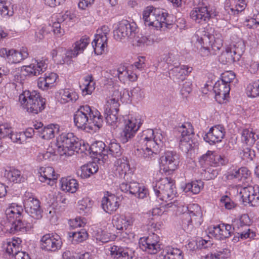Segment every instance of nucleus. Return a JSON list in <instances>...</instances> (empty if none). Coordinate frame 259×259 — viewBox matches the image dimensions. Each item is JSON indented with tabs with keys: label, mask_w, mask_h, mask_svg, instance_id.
Instances as JSON below:
<instances>
[{
	"label": "nucleus",
	"mask_w": 259,
	"mask_h": 259,
	"mask_svg": "<svg viewBox=\"0 0 259 259\" xmlns=\"http://www.w3.org/2000/svg\"><path fill=\"white\" fill-rule=\"evenodd\" d=\"M167 15V13L153 6L145 8L143 12L142 18L145 26L149 29V32L146 31L145 34H137V32L131 40L135 41L139 47L152 45L156 39L155 31L163 27H168Z\"/></svg>",
	"instance_id": "nucleus-1"
},
{
	"label": "nucleus",
	"mask_w": 259,
	"mask_h": 259,
	"mask_svg": "<svg viewBox=\"0 0 259 259\" xmlns=\"http://www.w3.org/2000/svg\"><path fill=\"white\" fill-rule=\"evenodd\" d=\"M153 190L157 199L161 201L159 207H155L152 209L153 216L161 215L168 208L177 207L178 202L171 200L176 197L177 192L175 182L170 178H161L153 186Z\"/></svg>",
	"instance_id": "nucleus-2"
},
{
	"label": "nucleus",
	"mask_w": 259,
	"mask_h": 259,
	"mask_svg": "<svg viewBox=\"0 0 259 259\" xmlns=\"http://www.w3.org/2000/svg\"><path fill=\"white\" fill-rule=\"evenodd\" d=\"M138 151H142V156L149 159L157 154L165 141V135L160 130L148 128L140 133L136 139Z\"/></svg>",
	"instance_id": "nucleus-3"
},
{
	"label": "nucleus",
	"mask_w": 259,
	"mask_h": 259,
	"mask_svg": "<svg viewBox=\"0 0 259 259\" xmlns=\"http://www.w3.org/2000/svg\"><path fill=\"white\" fill-rule=\"evenodd\" d=\"M73 119L78 128L88 132H96L103 123V117L100 112L88 105L80 106L75 112Z\"/></svg>",
	"instance_id": "nucleus-4"
},
{
	"label": "nucleus",
	"mask_w": 259,
	"mask_h": 259,
	"mask_svg": "<svg viewBox=\"0 0 259 259\" xmlns=\"http://www.w3.org/2000/svg\"><path fill=\"white\" fill-rule=\"evenodd\" d=\"M134 220L131 215H115L112 220L113 227L118 231L116 237H119L121 241L130 246L133 244L135 236V233L132 231Z\"/></svg>",
	"instance_id": "nucleus-5"
},
{
	"label": "nucleus",
	"mask_w": 259,
	"mask_h": 259,
	"mask_svg": "<svg viewBox=\"0 0 259 259\" xmlns=\"http://www.w3.org/2000/svg\"><path fill=\"white\" fill-rule=\"evenodd\" d=\"M19 102L23 109L34 114L41 112L46 106V99L35 91H23L19 96Z\"/></svg>",
	"instance_id": "nucleus-6"
},
{
	"label": "nucleus",
	"mask_w": 259,
	"mask_h": 259,
	"mask_svg": "<svg viewBox=\"0 0 259 259\" xmlns=\"http://www.w3.org/2000/svg\"><path fill=\"white\" fill-rule=\"evenodd\" d=\"M212 32V28L207 26L197 30L192 37V42L199 49V53L203 57L215 55L210 46L211 40L213 39Z\"/></svg>",
	"instance_id": "nucleus-7"
},
{
	"label": "nucleus",
	"mask_w": 259,
	"mask_h": 259,
	"mask_svg": "<svg viewBox=\"0 0 259 259\" xmlns=\"http://www.w3.org/2000/svg\"><path fill=\"white\" fill-rule=\"evenodd\" d=\"M181 219L183 229L186 232L190 231L194 226H199L202 223V212L198 204H190L184 206Z\"/></svg>",
	"instance_id": "nucleus-8"
},
{
	"label": "nucleus",
	"mask_w": 259,
	"mask_h": 259,
	"mask_svg": "<svg viewBox=\"0 0 259 259\" xmlns=\"http://www.w3.org/2000/svg\"><path fill=\"white\" fill-rule=\"evenodd\" d=\"M83 141L72 133H62L57 138L56 146L61 155L70 154L69 152H78Z\"/></svg>",
	"instance_id": "nucleus-9"
},
{
	"label": "nucleus",
	"mask_w": 259,
	"mask_h": 259,
	"mask_svg": "<svg viewBox=\"0 0 259 259\" xmlns=\"http://www.w3.org/2000/svg\"><path fill=\"white\" fill-rule=\"evenodd\" d=\"M178 131L181 134L179 146L184 152H188L197 145V141L193 139L194 137V130L190 122H184L179 126Z\"/></svg>",
	"instance_id": "nucleus-10"
},
{
	"label": "nucleus",
	"mask_w": 259,
	"mask_h": 259,
	"mask_svg": "<svg viewBox=\"0 0 259 259\" xmlns=\"http://www.w3.org/2000/svg\"><path fill=\"white\" fill-rule=\"evenodd\" d=\"M143 123L140 115H131L124 122V126L120 133V140L122 143L127 142L135 136Z\"/></svg>",
	"instance_id": "nucleus-11"
},
{
	"label": "nucleus",
	"mask_w": 259,
	"mask_h": 259,
	"mask_svg": "<svg viewBox=\"0 0 259 259\" xmlns=\"http://www.w3.org/2000/svg\"><path fill=\"white\" fill-rule=\"evenodd\" d=\"M119 189L122 192L132 195L139 199L147 198L149 195L147 186L138 183L133 178L128 182H122L119 185Z\"/></svg>",
	"instance_id": "nucleus-12"
},
{
	"label": "nucleus",
	"mask_w": 259,
	"mask_h": 259,
	"mask_svg": "<svg viewBox=\"0 0 259 259\" xmlns=\"http://www.w3.org/2000/svg\"><path fill=\"white\" fill-rule=\"evenodd\" d=\"M137 25L133 21L122 20L120 21L117 27L114 31V35L116 39H133L137 32Z\"/></svg>",
	"instance_id": "nucleus-13"
},
{
	"label": "nucleus",
	"mask_w": 259,
	"mask_h": 259,
	"mask_svg": "<svg viewBox=\"0 0 259 259\" xmlns=\"http://www.w3.org/2000/svg\"><path fill=\"white\" fill-rule=\"evenodd\" d=\"M23 203L25 212L30 217L36 220L42 217L40 202L31 193L25 192L23 197Z\"/></svg>",
	"instance_id": "nucleus-14"
},
{
	"label": "nucleus",
	"mask_w": 259,
	"mask_h": 259,
	"mask_svg": "<svg viewBox=\"0 0 259 259\" xmlns=\"http://www.w3.org/2000/svg\"><path fill=\"white\" fill-rule=\"evenodd\" d=\"M244 46L242 40H239L236 44H233V46L227 47L223 52L220 59L222 63H232L238 61L244 52Z\"/></svg>",
	"instance_id": "nucleus-15"
},
{
	"label": "nucleus",
	"mask_w": 259,
	"mask_h": 259,
	"mask_svg": "<svg viewBox=\"0 0 259 259\" xmlns=\"http://www.w3.org/2000/svg\"><path fill=\"white\" fill-rule=\"evenodd\" d=\"M75 17V15L70 11L58 13L52 17V19L49 22V27L51 28V31L56 36H61L64 33V31L61 27V24L64 23L69 25L68 23L71 22Z\"/></svg>",
	"instance_id": "nucleus-16"
},
{
	"label": "nucleus",
	"mask_w": 259,
	"mask_h": 259,
	"mask_svg": "<svg viewBox=\"0 0 259 259\" xmlns=\"http://www.w3.org/2000/svg\"><path fill=\"white\" fill-rule=\"evenodd\" d=\"M209 238L222 241L230 237L233 233L232 225L223 223L209 225L206 230Z\"/></svg>",
	"instance_id": "nucleus-17"
},
{
	"label": "nucleus",
	"mask_w": 259,
	"mask_h": 259,
	"mask_svg": "<svg viewBox=\"0 0 259 259\" xmlns=\"http://www.w3.org/2000/svg\"><path fill=\"white\" fill-rule=\"evenodd\" d=\"M237 192L243 202L253 206L259 205V186H241L237 189Z\"/></svg>",
	"instance_id": "nucleus-18"
},
{
	"label": "nucleus",
	"mask_w": 259,
	"mask_h": 259,
	"mask_svg": "<svg viewBox=\"0 0 259 259\" xmlns=\"http://www.w3.org/2000/svg\"><path fill=\"white\" fill-rule=\"evenodd\" d=\"M160 238L155 233H149L148 236L140 238V248L148 254H154L160 250Z\"/></svg>",
	"instance_id": "nucleus-19"
},
{
	"label": "nucleus",
	"mask_w": 259,
	"mask_h": 259,
	"mask_svg": "<svg viewBox=\"0 0 259 259\" xmlns=\"http://www.w3.org/2000/svg\"><path fill=\"white\" fill-rule=\"evenodd\" d=\"M29 53L26 48L22 47L19 51L6 48L0 49V57L5 59L10 64H17L28 58Z\"/></svg>",
	"instance_id": "nucleus-20"
},
{
	"label": "nucleus",
	"mask_w": 259,
	"mask_h": 259,
	"mask_svg": "<svg viewBox=\"0 0 259 259\" xmlns=\"http://www.w3.org/2000/svg\"><path fill=\"white\" fill-rule=\"evenodd\" d=\"M160 169L170 174L175 170L179 164V156L175 151H167L160 158Z\"/></svg>",
	"instance_id": "nucleus-21"
},
{
	"label": "nucleus",
	"mask_w": 259,
	"mask_h": 259,
	"mask_svg": "<svg viewBox=\"0 0 259 259\" xmlns=\"http://www.w3.org/2000/svg\"><path fill=\"white\" fill-rule=\"evenodd\" d=\"M108 73L110 75L111 78H118L121 82L124 83L127 81H135L138 78L137 73L123 64H120L117 69L109 70Z\"/></svg>",
	"instance_id": "nucleus-22"
},
{
	"label": "nucleus",
	"mask_w": 259,
	"mask_h": 259,
	"mask_svg": "<svg viewBox=\"0 0 259 259\" xmlns=\"http://www.w3.org/2000/svg\"><path fill=\"white\" fill-rule=\"evenodd\" d=\"M228 159L215 152L208 151L199 158V164L202 167L211 166H222L228 163Z\"/></svg>",
	"instance_id": "nucleus-23"
},
{
	"label": "nucleus",
	"mask_w": 259,
	"mask_h": 259,
	"mask_svg": "<svg viewBox=\"0 0 259 259\" xmlns=\"http://www.w3.org/2000/svg\"><path fill=\"white\" fill-rule=\"evenodd\" d=\"M109 31V28L106 26H102L97 30V33L92 42L94 52L96 55H101L105 48L107 47V36Z\"/></svg>",
	"instance_id": "nucleus-24"
},
{
	"label": "nucleus",
	"mask_w": 259,
	"mask_h": 259,
	"mask_svg": "<svg viewBox=\"0 0 259 259\" xmlns=\"http://www.w3.org/2000/svg\"><path fill=\"white\" fill-rule=\"evenodd\" d=\"M251 171L246 167H230L227 172V178L235 182H248L250 180Z\"/></svg>",
	"instance_id": "nucleus-25"
},
{
	"label": "nucleus",
	"mask_w": 259,
	"mask_h": 259,
	"mask_svg": "<svg viewBox=\"0 0 259 259\" xmlns=\"http://www.w3.org/2000/svg\"><path fill=\"white\" fill-rule=\"evenodd\" d=\"M41 248L42 249L56 251L60 249L62 245L61 238L57 234H47L41 238Z\"/></svg>",
	"instance_id": "nucleus-26"
},
{
	"label": "nucleus",
	"mask_w": 259,
	"mask_h": 259,
	"mask_svg": "<svg viewBox=\"0 0 259 259\" xmlns=\"http://www.w3.org/2000/svg\"><path fill=\"white\" fill-rule=\"evenodd\" d=\"M114 166L116 175L118 174L120 178L123 177V182H128L133 178L134 175L126 157L117 159L115 162Z\"/></svg>",
	"instance_id": "nucleus-27"
},
{
	"label": "nucleus",
	"mask_w": 259,
	"mask_h": 259,
	"mask_svg": "<svg viewBox=\"0 0 259 259\" xmlns=\"http://www.w3.org/2000/svg\"><path fill=\"white\" fill-rule=\"evenodd\" d=\"M226 130L224 126L221 124L213 126L209 128L208 132L204 137V140L210 145H214L221 142L224 138Z\"/></svg>",
	"instance_id": "nucleus-28"
},
{
	"label": "nucleus",
	"mask_w": 259,
	"mask_h": 259,
	"mask_svg": "<svg viewBox=\"0 0 259 259\" xmlns=\"http://www.w3.org/2000/svg\"><path fill=\"white\" fill-rule=\"evenodd\" d=\"M112 257L116 259L126 258L127 259H137V254L135 250L130 246L113 245L110 248Z\"/></svg>",
	"instance_id": "nucleus-29"
},
{
	"label": "nucleus",
	"mask_w": 259,
	"mask_h": 259,
	"mask_svg": "<svg viewBox=\"0 0 259 259\" xmlns=\"http://www.w3.org/2000/svg\"><path fill=\"white\" fill-rule=\"evenodd\" d=\"M212 14L209 7H194L191 11V19L196 23L206 24L210 20Z\"/></svg>",
	"instance_id": "nucleus-30"
},
{
	"label": "nucleus",
	"mask_w": 259,
	"mask_h": 259,
	"mask_svg": "<svg viewBox=\"0 0 259 259\" xmlns=\"http://www.w3.org/2000/svg\"><path fill=\"white\" fill-rule=\"evenodd\" d=\"M47 61V60L43 59H34L29 65L24 66L22 71L25 75H38L47 69L48 67Z\"/></svg>",
	"instance_id": "nucleus-31"
},
{
	"label": "nucleus",
	"mask_w": 259,
	"mask_h": 259,
	"mask_svg": "<svg viewBox=\"0 0 259 259\" xmlns=\"http://www.w3.org/2000/svg\"><path fill=\"white\" fill-rule=\"evenodd\" d=\"M101 206L107 213L111 214L119 206V198L109 192H106L102 199Z\"/></svg>",
	"instance_id": "nucleus-32"
},
{
	"label": "nucleus",
	"mask_w": 259,
	"mask_h": 259,
	"mask_svg": "<svg viewBox=\"0 0 259 259\" xmlns=\"http://www.w3.org/2000/svg\"><path fill=\"white\" fill-rule=\"evenodd\" d=\"M192 68L188 65L180 64L175 67H172L169 70L170 77L174 81L180 82L183 81L192 72Z\"/></svg>",
	"instance_id": "nucleus-33"
},
{
	"label": "nucleus",
	"mask_w": 259,
	"mask_h": 259,
	"mask_svg": "<svg viewBox=\"0 0 259 259\" xmlns=\"http://www.w3.org/2000/svg\"><path fill=\"white\" fill-rule=\"evenodd\" d=\"M8 124L0 125V140L2 137L8 136L11 141L19 144H24V140H22V132H12ZM2 142L0 140V152L3 151Z\"/></svg>",
	"instance_id": "nucleus-34"
},
{
	"label": "nucleus",
	"mask_w": 259,
	"mask_h": 259,
	"mask_svg": "<svg viewBox=\"0 0 259 259\" xmlns=\"http://www.w3.org/2000/svg\"><path fill=\"white\" fill-rule=\"evenodd\" d=\"M247 6L245 0H226L224 9L230 15H237L245 10Z\"/></svg>",
	"instance_id": "nucleus-35"
},
{
	"label": "nucleus",
	"mask_w": 259,
	"mask_h": 259,
	"mask_svg": "<svg viewBox=\"0 0 259 259\" xmlns=\"http://www.w3.org/2000/svg\"><path fill=\"white\" fill-rule=\"evenodd\" d=\"M89 42V37L86 35L83 36L74 43L73 49L69 50L66 52V56L71 58L77 57L79 54L83 53Z\"/></svg>",
	"instance_id": "nucleus-36"
},
{
	"label": "nucleus",
	"mask_w": 259,
	"mask_h": 259,
	"mask_svg": "<svg viewBox=\"0 0 259 259\" xmlns=\"http://www.w3.org/2000/svg\"><path fill=\"white\" fill-rule=\"evenodd\" d=\"M58 75L54 72L46 73L37 79V86L42 91H47L55 87Z\"/></svg>",
	"instance_id": "nucleus-37"
},
{
	"label": "nucleus",
	"mask_w": 259,
	"mask_h": 259,
	"mask_svg": "<svg viewBox=\"0 0 259 259\" xmlns=\"http://www.w3.org/2000/svg\"><path fill=\"white\" fill-rule=\"evenodd\" d=\"M60 102L61 104L74 103L79 98L77 91L73 88H66L59 91Z\"/></svg>",
	"instance_id": "nucleus-38"
},
{
	"label": "nucleus",
	"mask_w": 259,
	"mask_h": 259,
	"mask_svg": "<svg viewBox=\"0 0 259 259\" xmlns=\"http://www.w3.org/2000/svg\"><path fill=\"white\" fill-rule=\"evenodd\" d=\"M23 212V208L17 203H12L10 204L6 208L5 214L7 219L10 223L14 222L15 220L22 218V213Z\"/></svg>",
	"instance_id": "nucleus-39"
},
{
	"label": "nucleus",
	"mask_w": 259,
	"mask_h": 259,
	"mask_svg": "<svg viewBox=\"0 0 259 259\" xmlns=\"http://www.w3.org/2000/svg\"><path fill=\"white\" fill-rule=\"evenodd\" d=\"M91 153L99 160L105 161L107 160L106 145L101 141H95L92 144L90 147Z\"/></svg>",
	"instance_id": "nucleus-40"
},
{
	"label": "nucleus",
	"mask_w": 259,
	"mask_h": 259,
	"mask_svg": "<svg viewBox=\"0 0 259 259\" xmlns=\"http://www.w3.org/2000/svg\"><path fill=\"white\" fill-rule=\"evenodd\" d=\"M213 90L215 94L216 100H218V98L225 100L229 96L230 84L220 79L214 83Z\"/></svg>",
	"instance_id": "nucleus-41"
},
{
	"label": "nucleus",
	"mask_w": 259,
	"mask_h": 259,
	"mask_svg": "<svg viewBox=\"0 0 259 259\" xmlns=\"http://www.w3.org/2000/svg\"><path fill=\"white\" fill-rule=\"evenodd\" d=\"M39 180L42 183H46L51 185V183L58 178L57 175L55 174V170L52 167H40L38 170Z\"/></svg>",
	"instance_id": "nucleus-42"
},
{
	"label": "nucleus",
	"mask_w": 259,
	"mask_h": 259,
	"mask_svg": "<svg viewBox=\"0 0 259 259\" xmlns=\"http://www.w3.org/2000/svg\"><path fill=\"white\" fill-rule=\"evenodd\" d=\"M4 176L10 182L15 183H20L25 180V178L22 175L21 171L14 167L6 168Z\"/></svg>",
	"instance_id": "nucleus-43"
},
{
	"label": "nucleus",
	"mask_w": 259,
	"mask_h": 259,
	"mask_svg": "<svg viewBox=\"0 0 259 259\" xmlns=\"http://www.w3.org/2000/svg\"><path fill=\"white\" fill-rule=\"evenodd\" d=\"M60 183L61 190L65 192L74 193L78 188L77 180L70 177L62 178Z\"/></svg>",
	"instance_id": "nucleus-44"
},
{
	"label": "nucleus",
	"mask_w": 259,
	"mask_h": 259,
	"mask_svg": "<svg viewBox=\"0 0 259 259\" xmlns=\"http://www.w3.org/2000/svg\"><path fill=\"white\" fill-rule=\"evenodd\" d=\"M60 126L57 124H50L44 126L39 136L44 139L50 140L59 134Z\"/></svg>",
	"instance_id": "nucleus-45"
},
{
	"label": "nucleus",
	"mask_w": 259,
	"mask_h": 259,
	"mask_svg": "<svg viewBox=\"0 0 259 259\" xmlns=\"http://www.w3.org/2000/svg\"><path fill=\"white\" fill-rule=\"evenodd\" d=\"M162 259H183V251L179 248L172 246L166 247L161 253Z\"/></svg>",
	"instance_id": "nucleus-46"
},
{
	"label": "nucleus",
	"mask_w": 259,
	"mask_h": 259,
	"mask_svg": "<svg viewBox=\"0 0 259 259\" xmlns=\"http://www.w3.org/2000/svg\"><path fill=\"white\" fill-rule=\"evenodd\" d=\"M138 88H134L131 91L124 89L120 91H115L114 96H118L120 101L123 103L128 104L132 102V98L135 97V94L139 91Z\"/></svg>",
	"instance_id": "nucleus-47"
},
{
	"label": "nucleus",
	"mask_w": 259,
	"mask_h": 259,
	"mask_svg": "<svg viewBox=\"0 0 259 259\" xmlns=\"http://www.w3.org/2000/svg\"><path fill=\"white\" fill-rule=\"evenodd\" d=\"M83 83L80 85L82 96L90 95L95 89V82L91 75H88L83 78Z\"/></svg>",
	"instance_id": "nucleus-48"
},
{
	"label": "nucleus",
	"mask_w": 259,
	"mask_h": 259,
	"mask_svg": "<svg viewBox=\"0 0 259 259\" xmlns=\"http://www.w3.org/2000/svg\"><path fill=\"white\" fill-rule=\"evenodd\" d=\"M118 111L111 110L108 107L104 109L105 118L107 123L113 126V128L118 126V123L120 118L117 115Z\"/></svg>",
	"instance_id": "nucleus-49"
},
{
	"label": "nucleus",
	"mask_w": 259,
	"mask_h": 259,
	"mask_svg": "<svg viewBox=\"0 0 259 259\" xmlns=\"http://www.w3.org/2000/svg\"><path fill=\"white\" fill-rule=\"evenodd\" d=\"M249 29H257L259 27V10L254 8L250 15L246 19L244 23Z\"/></svg>",
	"instance_id": "nucleus-50"
},
{
	"label": "nucleus",
	"mask_w": 259,
	"mask_h": 259,
	"mask_svg": "<svg viewBox=\"0 0 259 259\" xmlns=\"http://www.w3.org/2000/svg\"><path fill=\"white\" fill-rule=\"evenodd\" d=\"M203 186L204 183L200 180L192 181L185 184L184 191L186 193L190 192L193 194H197L200 192Z\"/></svg>",
	"instance_id": "nucleus-51"
},
{
	"label": "nucleus",
	"mask_w": 259,
	"mask_h": 259,
	"mask_svg": "<svg viewBox=\"0 0 259 259\" xmlns=\"http://www.w3.org/2000/svg\"><path fill=\"white\" fill-rule=\"evenodd\" d=\"M107 159L110 156L112 157L118 158L121 156L122 150L119 143L116 142L115 140L111 141L106 146Z\"/></svg>",
	"instance_id": "nucleus-52"
},
{
	"label": "nucleus",
	"mask_w": 259,
	"mask_h": 259,
	"mask_svg": "<svg viewBox=\"0 0 259 259\" xmlns=\"http://www.w3.org/2000/svg\"><path fill=\"white\" fill-rule=\"evenodd\" d=\"M98 164L94 162H89L80 168V176L82 178H88L98 170Z\"/></svg>",
	"instance_id": "nucleus-53"
},
{
	"label": "nucleus",
	"mask_w": 259,
	"mask_h": 259,
	"mask_svg": "<svg viewBox=\"0 0 259 259\" xmlns=\"http://www.w3.org/2000/svg\"><path fill=\"white\" fill-rule=\"evenodd\" d=\"M256 135L251 128H245L241 133V140L248 146H252L256 142Z\"/></svg>",
	"instance_id": "nucleus-54"
},
{
	"label": "nucleus",
	"mask_w": 259,
	"mask_h": 259,
	"mask_svg": "<svg viewBox=\"0 0 259 259\" xmlns=\"http://www.w3.org/2000/svg\"><path fill=\"white\" fill-rule=\"evenodd\" d=\"M22 240L20 238H13V239L7 242L6 246V252L10 255H14L17 251L21 249Z\"/></svg>",
	"instance_id": "nucleus-55"
},
{
	"label": "nucleus",
	"mask_w": 259,
	"mask_h": 259,
	"mask_svg": "<svg viewBox=\"0 0 259 259\" xmlns=\"http://www.w3.org/2000/svg\"><path fill=\"white\" fill-rule=\"evenodd\" d=\"M220 166L209 165L202 167V171L201 172L202 177L206 180L214 179L220 171Z\"/></svg>",
	"instance_id": "nucleus-56"
},
{
	"label": "nucleus",
	"mask_w": 259,
	"mask_h": 259,
	"mask_svg": "<svg viewBox=\"0 0 259 259\" xmlns=\"http://www.w3.org/2000/svg\"><path fill=\"white\" fill-rule=\"evenodd\" d=\"M250 220L247 214H243L238 219H235L232 222V228L236 230L245 227H249Z\"/></svg>",
	"instance_id": "nucleus-57"
},
{
	"label": "nucleus",
	"mask_w": 259,
	"mask_h": 259,
	"mask_svg": "<svg viewBox=\"0 0 259 259\" xmlns=\"http://www.w3.org/2000/svg\"><path fill=\"white\" fill-rule=\"evenodd\" d=\"M162 59L163 62L166 64V68H167L169 70L170 69V67H175L180 64L179 56L178 54L170 52L164 54Z\"/></svg>",
	"instance_id": "nucleus-58"
},
{
	"label": "nucleus",
	"mask_w": 259,
	"mask_h": 259,
	"mask_svg": "<svg viewBox=\"0 0 259 259\" xmlns=\"http://www.w3.org/2000/svg\"><path fill=\"white\" fill-rule=\"evenodd\" d=\"M93 202L88 197L83 198L78 202V209L80 213L87 215L91 213Z\"/></svg>",
	"instance_id": "nucleus-59"
},
{
	"label": "nucleus",
	"mask_w": 259,
	"mask_h": 259,
	"mask_svg": "<svg viewBox=\"0 0 259 259\" xmlns=\"http://www.w3.org/2000/svg\"><path fill=\"white\" fill-rule=\"evenodd\" d=\"M10 224H11V229H14L16 232L26 233L29 231L30 229V225L26 222H22L21 218L15 220L14 222H12Z\"/></svg>",
	"instance_id": "nucleus-60"
},
{
	"label": "nucleus",
	"mask_w": 259,
	"mask_h": 259,
	"mask_svg": "<svg viewBox=\"0 0 259 259\" xmlns=\"http://www.w3.org/2000/svg\"><path fill=\"white\" fill-rule=\"evenodd\" d=\"M235 231H238L242 240H251L254 239L256 236L255 232L250 229L249 227H245V228L237 229Z\"/></svg>",
	"instance_id": "nucleus-61"
},
{
	"label": "nucleus",
	"mask_w": 259,
	"mask_h": 259,
	"mask_svg": "<svg viewBox=\"0 0 259 259\" xmlns=\"http://www.w3.org/2000/svg\"><path fill=\"white\" fill-rule=\"evenodd\" d=\"M97 241L98 242L107 243L116 238L115 234L108 233L106 231H98L95 235Z\"/></svg>",
	"instance_id": "nucleus-62"
},
{
	"label": "nucleus",
	"mask_w": 259,
	"mask_h": 259,
	"mask_svg": "<svg viewBox=\"0 0 259 259\" xmlns=\"http://www.w3.org/2000/svg\"><path fill=\"white\" fill-rule=\"evenodd\" d=\"M230 255V250L227 248L219 249L214 253L207 254L202 257L201 259H212L214 256L216 259H225Z\"/></svg>",
	"instance_id": "nucleus-63"
},
{
	"label": "nucleus",
	"mask_w": 259,
	"mask_h": 259,
	"mask_svg": "<svg viewBox=\"0 0 259 259\" xmlns=\"http://www.w3.org/2000/svg\"><path fill=\"white\" fill-rule=\"evenodd\" d=\"M69 237L72 238V241L76 243L82 242L88 237V233L85 229H81L79 231L69 233Z\"/></svg>",
	"instance_id": "nucleus-64"
}]
</instances>
